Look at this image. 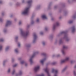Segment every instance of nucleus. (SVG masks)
<instances>
[{
    "label": "nucleus",
    "instance_id": "obj_18",
    "mask_svg": "<svg viewBox=\"0 0 76 76\" xmlns=\"http://www.w3.org/2000/svg\"><path fill=\"white\" fill-rule=\"evenodd\" d=\"M3 21V18L2 17H0V22H2Z\"/></svg>",
    "mask_w": 76,
    "mask_h": 76
},
{
    "label": "nucleus",
    "instance_id": "obj_32",
    "mask_svg": "<svg viewBox=\"0 0 76 76\" xmlns=\"http://www.w3.org/2000/svg\"><path fill=\"white\" fill-rule=\"evenodd\" d=\"M22 24V22L21 21H19V25H21Z\"/></svg>",
    "mask_w": 76,
    "mask_h": 76
},
{
    "label": "nucleus",
    "instance_id": "obj_19",
    "mask_svg": "<svg viewBox=\"0 0 76 76\" xmlns=\"http://www.w3.org/2000/svg\"><path fill=\"white\" fill-rule=\"evenodd\" d=\"M66 61L65 60H61V63H64Z\"/></svg>",
    "mask_w": 76,
    "mask_h": 76
},
{
    "label": "nucleus",
    "instance_id": "obj_42",
    "mask_svg": "<svg viewBox=\"0 0 76 76\" xmlns=\"http://www.w3.org/2000/svg\"><path fill=\"white\" fill-rule=\"evenodd\" d=\"M51 64H55V63H52Z\"/></svg>",
    "mask_w": 76,
    "mask_h": 76
},
{
    "label": "nucleus",
    "instance_id": "obj_48",
    "mask_svg": "<svg viewBox=\"0 0 76 76\" xmlns=\"http://www.w3.org/2000/svg\"><path fill=\"white\" fill-rule=\"evenodd\" d=\"M14 61V59H12V61Z\"/></svg>",
    "mask_w": 76,
    "mask_h": 76
},
{
    "label": "nucleus",
    "instance_id": "obj_43",
    "mask_svg": "<svg viewBox=\"0 0 76 76\" xmlns=\"http://www.w3.org/2000/svg\"><path fill=\"white\" fill-rule=\"evenodd\" d=\"M5 61H4L3 62V65H4V63H5Z\"/></svg>",
    "mask_w": 76,
    "mask_h": 76
},
{
    "label": "nucleus",
    "instance_id": "obj_30",
    "mask_svg": "<svg viewBox=\"0 0 76 76\" xmlns=\"http://www.w3.org/2000/svg\"><path fill=\"white\" fill-rule=\"evenodd\" d=\"M39 18H37L36 20V22H39Z\"/></svg>",
    "mask_w": 76,
    "mask_h": 76
},
{
    "label": "nucleus",
    "instance_id": "obj_14",
    "mask_svg": "<svg viewBox=\"0 0 76 76\" xmlns=\"http://www.w3.org/2000/svg\"><path fill=\"white\" fill-rule=\"evenodd\" d=\"M42 18L43 19H47V16L45 15H43L42 16Z\"/></svg>",
    "mask_w": 76,
    "mask_h": 76
},
{
    "label": "nucleus",
    "instance_id": "obj_12",
    "mask_svg": "<svg viewBox=\"0 0 76 76\" xmlns=\"http://www.w3.org/2000/svg\"><path fill=\"white\" fill-rule=\"evenodd\" d=\"M47 60V58L45 57V58L43 59L42 60H41L40 61V62L42 64H44V62L45 61Z\"/></svg>",
    "mask_w": 76,
    "mask_h": 76
},
{
    "label": "nucleus",
    "instance_id": "obj_15",
    "mask_svg": "<svg viewBox=\"0 0 76 76\" xmlns=\"http://www.w3.org/2000/svg\"><path fill=\"white\" fill-rule=\"evenodd\" d=\"M75 26H73L72 28V32H74L75 31Z\"/></svg>",
    "mask_w": 76,
    "mask_h": 76
},
{
    "label": "nucleus",
    "instance_id": "obj_1",
    "mask_svg": "<svg viewBox=\"0 0 76 76\" xmlns=\"http://www.w3.org/2000/svg\"><path fill=\"white\" fill-rule=\"evenodd\" d=\"M32 2V0L29 1L28 2L29 7L25 8L24 11L22 12V14H23V15H28V14L29 13V8H30V6H31Z\"/></svg>",
    "mask_w": 76,
    "mask_h": 76
},
{
    "label": "nucleus",
    "instance_id": "obj_5",
    "mask_svg": "<svg viewBox=\"0 0 76 76\" xmlns=\"http://www.w3.org/2000/svg\"><path fill=\"white\" fill-rule=\"evenodd\" d=\"M67 48H68V46L65 45L63 46V49L61 51L63 55H65L66 54V53H65V52L64 51V50H66V49H67Z\"/></svg>",
    "mask_w": 76,
    "mask_h": 76
},
{
    "label": "nucleus",
    "instance_id": "obj_6",
    "mask_svg": "<svg viewBox=\"0 0 76 76\" xmlns=\"http://www.w3.org/2000/svg\"><path fill=\"white\" fill-rule=\"evenodd\" d=\"M51 72L53 73H54L55 74L54 76H58L57 75V74H58V70L53 68L52 69Z\"/></svg>",
    "mask_w": 76,
    "mask_h": 76
},
{
    "label": "nucleus",
    "instance_id": "obj_52",
    "mask_svg": "<svg viewBox=\"0 0 76 76\" xmlns=\"http://www.w3.org/2000/svg\"><path fill=\"white\" fill-rule=\"evenodd\" d=\"M59 56H60L59 55H58V56H57V57H59Z\"/></svg>",
    "mask_w": 76,
    "mask_h": 76
},
{
    "label": "nucleus",
    "instance_id": "obj_55",
    "mask_svg": "<svg viewBox=\"0 0 76 76\" xmlns=\"http://www.w3.org/2000/svg\"><path fill=\"white\" fill-rule=\"evenodd\" d=\"M55 8H56V7H55Z\"/></svg>",
    "mask_w": 76,
    "mask_h": 76
},
{
    "label": "nucleus",
    "instance_id": "obj_53",
    "mask_svg": "<svg viewBox=\"0 0 76 76\" xmlns=\"http://www.w3.org/2000/svg\"><path fill=\"white\" fill-rule=\"evenodd\" d=\"M73 18H75V17H73Z\"/></svg>",
    "mask_w": 76,
    "mask_h": 76
},
{
    "label": "nucleus",
    "instance_id": "obj_20",
    "mask_svg": "<svg viewBox=\"0 0 76 76\" xmlns=\"http://www.w3.org/2000/svg\"><path fill=\"white\" fill-rule=\"evenodd\" d=\"M11 70V69H10V68L8 69V70L7 71V73H10V72Z\"/></svg>",
    "mask_w": 76,
    "mask_h": 76
},
{
    "label": "nucleus",
    "instance_id": "obj_27",
    "mask_svg": "<svg viewBox=\"0 0 76 76\" xmlns=\"http://www.w3.org/2000/svg\"><path fill=\"white\" fill-rule=\"evenodd\" d=\"M25 63V62H24V61H21L20 62V64H24Z\"/></svg>",
    "mask_w": 76,
    "mask_h": 76
},
{
    "label": "nucleus",
    "instance_id": "obj_56",
    "mask_svg": "<svg viewBox=\"0 0 76 76\" xmlns=\"http://www.w3.org/2000/svg\"><path fill=\"white\" fill-rule=\"evenodd\" d=\"M11 17H12V16H11Z\"/></svg>",
    "mask_w": 76,
    "mask_h": 76
},
{
    "label": "nucleus",
    "instance_id": "obj_35",
    "mask_svg": "<svg viewBox=\"0 0 76 76\" xmlns=\"http://www.w3.org/2000/svg\"><path fill=\"white\" fill-rule=\"evenodd\" d=\"M16 66H17V64H15L13 66V67H16Z\"/></svg>",
    "mask_w": 76,
    "mask_h": 76
},
{
    "label": "nucleus",
    "instance_id": "obj_24",
    "mask_svg": "<svg viewBox=\"0 0 76 76\" xmlns=\"http://www.w3.org/2000/svg\"><path fill=\"white\" fill-rule=\"evenodd\" d=\"M2 48H3V46L0 45V51H1V50H2Z\"/></svg>",
    "mask_w": 76,
    "mask_h": 76
},
{
    "label": "nucleus",
    "instance_id": "obj_54",
    "mask_svg": "<svg viewBox=\"0 0 76 76\" xmlns=\"http://www.w3.org/2000/svg\"><path fill=\"white\" fill-rule=\"evenodd\" d=\"M17 5H18V4H17Z\"/></svg>",
    "mask_w": 76,
    "mask_h": 76
},
{
    "label": "nucleus",
    "instance_id": "obj_8",
    "mask_svg": "<svg viewBox=\"0 0 76 76\" xmlns=\"http://www.w3.org/2000/svg\"><path fill=\"white\" fill-rule=\"evenodd\" d=\"M33 35L34 39L33 42L34 43V42H35V41H36V40H37V36L35 33H34Z\"/></svg>",
    "mask_w": 76,
    "mask_h": 76
},
{
    "label": "nucleus",
    "instance_id": "obj_28",
    "mask_svg": "<svg viewBox=\"0 0 76 76\" xmlns=\"http://www.w3.org/2000/svg\"><path fill=\"white\" fill-rule=\"evenodd\" d=\"M4 41V40L3 39H0V42H3Z\"/></svg>",
    "mask_w": 76,
    "mask_h": 76
},
{
    "label": "nucleus",
    "instance_id": "obj_46",
    "mask_svg": "<svg viewBox=\"0 0 76 76\" xmlns=\"http://www.w3.org/2000/svg\"><path fill=\"white\" fill-rule=\"evenodd\" d=\"M21 60V58H18V60Z\"/></svg>",
    "mask_w": 76,
    "mask_h": 76
},
{
    "label": "nucleus",
    "instance_id": "obj_51",
    "mask_svg": "<svg viewBox=\"0 0 76 76\" xmlns=\"http://www.w3.org/2000/svg\"><path fill=\"white\" fill-rule=\"evenodd\" d=\"M74 67H75V68H76V65Z\"/></svg>",
    "mask_w": 76,
    "mask_h": 76
},
{
    "label": "nucleus",
    "instance_id": "obj_47",
    "mask_svg": "<svg viewBox=\"0 0 76 76\" xmlns=\"http://www.w3.org/2000/svg\"><path fill=\"white\" fill-rule=\"evenodd\" d=\"M2 2V1H0V4H1V3Z\"/></svg>",
    "mask_w": 76,
    "mask_h": 76
},
{
    "label": "nucleus",
    "instance_id": "obj_37",
    "mask_svg": "<svg viewBox=\"0 0 76 76\" xmlns=\"http://www.w3.org/2000/svg\"><path fill=\"white\" fill-rule=\"evenodd\" d=\"M40 34L41 35H43V33L42 32H41L40 33Z\"/></svg>",
    "mask_w": 76,
    "mask_h": 76
},
{
    "label": "nucleus",
    "instance_id": "obj_31",
    "mask_svg": "<svg viewBox=\"0 0 76 76\" xmlns=\"http://www.w3.org/2000/svg\"><path fill=\"white\" fill-rule=\"evenodd\" d=\"M15 70H14L12 72V75H13V74H14V73H15Z\"/></svg>",
    "mask_w": 76,
    "mask_h": 76
},
{
    "label": "nucleus",
    "instance_id": "obj_4",
    "mask_svg": "<svg viewBox=\"0 0 76 76\" xmlns=\"http://www.w3.org/2000/svg\"><path fill=\"white\" fill-rule=\"evenodd\" d=\"M60 34H65L64 38L65 39L66 41H69L70 40V39H69L68 37H67V34H66V32L64 31H62L60 33Z\"/></svg>",
    "mask_w": 76,
    "mask_h": 76
},
{
    "label": "nucleus",
    "instance_id": "obj_11",
    "mask_svg": "<svg viewBox=\"0 0 76 76\" xmlns=\"http://www.w3.org/2000/svg\"><path fill=\"white\" fill-rule=\"evenodd\" d=\"M40 67L39 66H37L35 67L34 69V72H37V71H38L39 70V69Z\"/></svg>",
    "mask_w": 76,
    "mask_h": 76
},
{
    "label": "nucleus",
    "instance_id": "obj_50",
    "mask_svg": "<svg viewBox=\"0 0 76 76\" xmlns=\"http://www.w3.org/2000/svg\"><path fill=\"white\" fill-rule=\"evenodd\" d=\"M75 1V0H72V1Z\"/></svg>",
    "mask_w": 76,
    "mask_h": 76
},
{
    "label": "nucleus",
    "instance_id": "obj_41",
    "mask_svg": "<svg viewBox=\"0 0 76 76\" xmlns=\"http://www.w3.org/2000/svg\"><path fill=\"white\" fill-rule=\"evenodd\" d=\"M73 63V61H71V64H72Z\"/></svg>",
    "mask_w": 76,
    "mask_h": 76
},
{
    "label": "nucleus",
    "instance_id": "obj_49",
    "mask_svg": "<svg viewBox=\"0 0 76 76\" xmlns=\"http://www.w3.org/2000/svg\"><path fill=\"white\" fill-rule=\"evenodd\" d=\"M27 47H30V45H28L27 46Z\"/></svg>",
    "mask_w": 76,
    "mask_h": 76
},
{
    "label": "nucleus",
    "instance_id": "obj_39",
    "mask_svg": "<svg viewBox=\"0 0 76 76\" xmlns=\"http://www.w3.org/2000/svg\"><path fill=\"white\" fill-rule=\"evenodd\" d=\"M24 2H25V0H23V1H22V3H23Z\"/></svg>",
    "mask_w": 76,
    "mask_h": 76
},
{
    "label": "nucleus",
    "instance_id": "obj_2",
    "mask_svg": "<svg viewBox=\"0 0 76 76\" xmlns=\"http://www.w3.org/2000/svg\"><path fill=\"white\" fill-rule=\"evenodd\" d=\"M21 35L23 37H26L29 34V30L27 29L25 32H24L22 29H20Z\"/></svg>",
    "mask_w": 76,
    "mask_h": 76
},
{
    "label": "nucleus",
    "instance_id": "obj_36",
    "mask_svg": "<svg viewBox=\"0 0 76 76\" xmlns=\"http://www.w3.org/2000/svg\"><path fill=\"white\" fill-rule=\"evenodd\" d=\"M20 43H19L18 44V47H20Z\"/></svg>",
    "mask_w": 76,
    "mask_h": 76
},
{
    "label": "nucleus",
    "instance_id": "obj_38",
    "mask_svg": "<svg viewBox=\"0 0 76 76\" xmlns=\"http://www.w3.org/2000/svg\"><path fill=\"white\" fill-rule=\"evenodd\" d=\"M6 31H7V29H4V32H6Z\"/></svg>",
    "mask_w": 76,
    "mask_h": 76
},
{
    "label": "nucleus",
    "instance_id": "obj_10",
    "mask_svg": "<svg viewBox=\"0 0 76 76\" xmlns=\"http://www.w3.org/2000/svg\"><path fill=\"white\" fill-rule=\"evenodd\" d=\"M11 21L9 20H7V21L6 24H5L6 26H9V25H10L11 23Z\"/></svg>",
    "mask_w": 76,
    "mask_h": 76
},
{
    "label": "nucleus",
    "instance_id": "obj_22",
    "mask_svg": "<svg viewBox=\"0 0 76 76\" xmlns=\"http://www.w3.org/2000/svg\"><path fill=\"white\" fill-rule=\"evenodd\" d=\"M9 47L8 46L6 48H5V51H7L9 50Z\"/></svg>",
    "mask_w": 76,
    "mask_h": 76
},
{
    "label": "nucleus",
    "instance_id": "obj_33",
    "mask_svg": "<svg viewBox=\"0 0 76 76\" xmlns=\"http://www.w3.org/2000/svg\"><path fill=\"white\" fill-rule=\"evenodd\" d=\"M18 37H16L15 38V40H17V39H18Z\"/></svg>",
    "mask_w": 76,
    "mask_h": 76
},
{
    "label": "nucleus",
    "instance_id": "obj_9",
    "mask_svg": "<svg viewBox=\"0 0 76 76\" xmlns=\"http://www.w3.org/2000/svg\"><path fill=\"white\" fill-rule=\"evenodd\" d=\"M45 72H46L48 74V76H51L50 75V73H49V69L47 67L44 70Z\"/></svg>",
    "mask_w": 76,
    "mask_h": 76
},
{
    "label": "nucleus",
    "instance_id": "obj_17",
    "mask_svg": "<svg viewBox=\"0 0 76 76\" xmlns=\"http://www.w3.org/2000/svg\"><path fill=\"white\" fill-rule=\"evenodd\" d=\"M67 66H66L62 70V72L63 73V72H64V71L66 70L67 69Z\"/></svg>",
    "mask_w": 76,
    "mask_h": 76
},
{
    "label": "nucleus",
    "instance_id": "obj_44",
    "mask_svg": "<svg viewBox=\"0 0 76 76\" xmlns=\"http://www.w3.org/2000/svg\"><path fill=\"white\" fill-rule=\"evenodd\" d=\"M25 64L26 66H28V64H27L26 63Z\"/></svg>",
    "mask_w": 76,
    "mask_h": 76
},
{
    "label": "nucleus",
    "instance_id": "obj_34",
    "mask_svg": "<svg viewBox=\"0 0 76 76\" xmlns=\"http://www.w3.org/2000/svg\"><path fill=\"white\" fill-rule=\"evenodd\" d=\"M45 42H42V44L43 45H45Z\"/></svg>",
    "mask_w": 76,
    "mask_h": 76
},
{
    "label": "nucleus",
    "instance_id": "obj_3",
    "mask_svg": "<svg viewBox=\"0 0 76 76\" xmlns=\"http://www.w3.org/2000/svg\"><path fill=\"white\" fill-rule=\"evenodd\" d=\"M39 53L38 51H35L33 52L32 55L30 57L29 61L30 62V64H33V61H32V58L34 57L35 56L36 54H37Z\"/></svg>",
    "mask_w": 76,
    "mask_h": 76
},
{
    "label": "nucleus",
    "instance_id": "obj_25",
    "mask_svg": "<svg viewBox=\"0 0 76 76\" xmlns=\"http://www.w3.org/2000/svg\"><path fill=\"white\" fill-rule=\"evenodd\" d=\"M73 22V21L72 20H69L68 21L69 23H72Z\"/></svg>",
    "mask_w": 76,
    "mask_h": 76
},
{
    "label": "nucleus",
    "instance_id": "obj_45",
    "mask_svg": "<svg viewBox=\"0 0 76 76\" xmlns=\"http://www.w3.org/2000/svg\"><path fill=\"white\" fill-rule=\"evenodd\" d=\"M34 23V21H32L31 22V24H33Z\"/></svg>",
    "mask_w": 76,
    "mask_h": 76
},
{
    "label": "nucleus",
    "instance_id": "obj_40",
    "mask_svg": "<svg viewBox=\"0 0 76 76\" xmlns=\"http://www.w3.org/2000/svg\"><path fill=\"white\" fill-rule=\"evenodd\" d=\"M45 31H47V30H48V28H45Z\"/></svg>",
    "mask_w": 76,
    "mask_h": 76
},
{
    "label": "nucleus",
    "instance_id": "obj_29",
    "mask_svg": "<svg viewBox=\"0 0 76 76\" xmlns=\"http://www.w3.org/2000/svg\"><path fill=\"white\" fill-rule=\"evenodd\" d=\"M42 56H45L46 54L45 53H42Z\"/></svg>",
    "mask_w": 76,
    "mask_h": 76
},
{
    "label": "nucleus",
    "instance_id": "obj_23",
    "mask_svg": "<svg viewBox=\"0 0 76 76\" xmlns=\"http://www.w3.org/2000/svg\"><path fill=\"white\" fill-rule=\"evenodd\" d=\"M63 42H62V41L61 40V39H60L59 41V44H61Z\"/></svg>",
    "mask_w": 76,
    "mask_h": 76
},
{
    "label": "nucleus",
    "instance_id": "obj_13",
    "mask_svg": "<svg viewBox=\"0 0 76 76\" xmlns=\"http://www.w3.org/2000/svg\"><path fill=\"white\" fill-rule=\"evenodd\" d=\"M22 74V72L21 71H20L18 74H16V76H20Z\"/></svg>",
    "mask_w": 76,
    "mask_h": 76
},
{
    "label": "nucleus",
    "instance_id": "obj_16",
    "mask_svg": "<svg viewBox=\"0 0 76 76\" xmlns=\"http://www.w3.org/2000/svg\"><path fill=\"white\" fill-rule=\"evenodd\" d=\"M69 59H70V57H67L65 59V61H69Z\"/></svg>",
    "mask_w": 76,
    "mask_h": 76
},
{
    "label": "nucleus",
    "instance_id": "obj_26",
    "mask_svg": "<svg viewBox=\"0 0 76 76\" xmlns=\"http://www.w3.org/2000/svg\"><path fill=\"white\" fill-rule=\"evenodd\" d=\"M73 74L74 75H75L76 76V72L75 71H74L73 72Z\"/></svg>",
    "mask_w": 76,
    "mask_h": 76
},
{
    "label": "nucleus",
    "instance_id": "obj_7",
    "mask_svg": "<svg viewBox=\"0 0 76 76\" xmlns=\"http://www.w3.org/2000/svg\"><path fill=\"white\" fill-rule=\"evenodd\" d=\"M58 25H59V23L56 22L53 26L52 29L53 31L55 30L56 27L57 26H58Z\"/></svg>",
    "mask_w": 76,
    "mask_h": 76
},
{
    "label": "nucleus",
    "instance_id": "obj_21",
    "mask_svg": "<svg viewBox=\"0 0 76 76\" xmlns=\"http://www.w3.org/2000/svg\"><path fill=\"white\" fill-rule=\"evenodd\" d=\"M15 53H18V48L16 49L15 50Z\"/></svg>",
    "mask_w": 76,
    "mask_h": 76
}]
</instances>
